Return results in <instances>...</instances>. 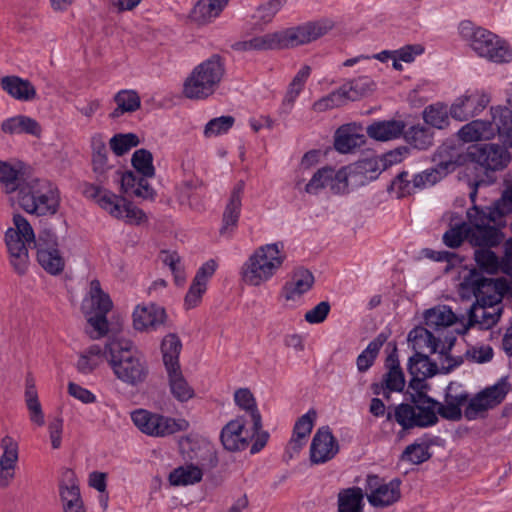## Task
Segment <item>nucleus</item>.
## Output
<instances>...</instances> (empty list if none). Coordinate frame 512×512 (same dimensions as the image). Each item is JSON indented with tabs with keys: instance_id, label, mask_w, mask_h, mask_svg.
I'll return each instance as SVG.
<instances>
[{
	"instance_id": "obj_34",
	"label": "nucleus",
	"mask_w": 512,
	"mask_h": 512,
	"mask_svg": "<svg viewBox=\"0 0 512 512\" xmlns=\"http://www.w3.org/2000/svg\"><path fill=\"white\" fill-rule=\"evenodd\" d=\"M1 130L6 134H29L40 137L42 128L33 118L25 115H17L4 120L1 124Z\"/></svg>"
},
{
	"instance_id": "obj_8",
	"label": "nucleus",
	"mask_w": 512,
	"mask_h": 512,
	"mask_svg": "<svg viewBox=\"0 0 512 512\" xmlns=\"http://www.w3.org/2000/svg\"><path fill=\"white\" fill-rule=\"evenodd\" d=\"M460 34L469 47L481 58L494 63H506L512 59L508 44L498 35L471 22H462Z\"/></svg>"
},
{
	"instance_id": "obj_42",
	"label": "nucleus",
	"mask_w": 512,
	"mask_h": 512,
	"mask_svg": "<svg viewBox=\"0 0 512 512\" xmlns=\"http://www.w3.org/2000/svg\"><path fill=\"white\" fill-rule=\"evenodd\" d=\"M170 392L179 402H187L195 396L194 389L185 379L181 368L166 370Z\"/></svg>"
},
{
	"instance_id": "obj_5",
	"label": "nucleus",
	"mask_w": 512,
	"mask_h": 512,
	"mask_svg": "<svg viewBox=\"0 0 512 512\" xmlns=\"http://www.w3.org/2000/svg\"><path fill=\"white\" fill-rule=\"evenodd\" d=\"M11 201L27 213L37 216L54 215L60 205L58 189L46 180L33 179L23 182Z\"/></svg>"
},
{
	"instance_id": "obj_2",
	"label": "nucleus",
	"mask_w": 512,
	"mask_h": 512,
	"mask_svg": "<svg viewBox=\"0 0 512 512\" xmlns=\"http://www.w3.org/2000/svg\"><path fill=\"white\" fill-rule=\"evenodd\" d=\"M512 212V185L507 187L502 197L492 206L481 208L473 205L467 211V219L473 227L468 230L470 241L479 246H498L504 240L499 229L504 226L503 218Z\"/></svg>"
},
{
	"instance_id": "obj_58",
	"label": "nucleus",
	"mask_w": 512,
	"mask_h": 512,
	"mask_svg": "<svg viewBox=\"0 0 512 512\" xmlns=\"http://www.w3.org/2000/svg\"><path fill=\"white\" fill-rule=\"evenodd\" d=\"M25 403L29 412L30 421L37 426L42 427L45 424V417L38 398L36 387H26Z\"/></svg>"
},
{
	"instance_id": "obj_23",
	"label": "nucleus",
	"mask_w": 512,
	"mask_h": 512,
	"mask_svg": "<svg viewBox=\"0 0 512 512\" xmlns=\"http://www.w3.org/2000/svg\"><path fill=\"white\" fill-rule=\"evenodd\" d=\"M314 277L312 273L306 269H297L292 274L281 290V296L286 302V306H294L298 304L303 295L307 293L313 286Z\"/></svg>"
},
{
	"instance_id": "obj_35",
	"label": "nucleus",
	"mask_w": 512,
	"mask_h": 512,
	"mask_svg": "<svg viewBox=\"0 0 512 512\" xmlns=\"http://www.w3.org/2000/svg\"><path fill=\"white\" fill-rule=\"evenodd\" d=\"M405 126L401 120L378 121L367 127V134L378 141H389L399 138L404 133Z\"/></svg>"
},
{
	"instance_id": "obj_64",
	"label": "nucleus",
	"mask_w": 512,
	"mask_h": 512,
	"mask_svg": "<svg viewBox=\"0 0 512 512\" xmlns=\"http://www.w3.org/2000/svg\"><path fill=\"white\" fill-rule=\"evenodd\" d=\"M346 104V101L340 91L336 89L330 94L320 98L314 102L312 108L316 112H324L333 108H337Z\"/></svg>"
},
{
	"instance_id": "obj_28",
	"label": "nucleus",
	"mask_w": 512,
	"mask_h": 512,
	"mask_svg": "<svg viewBox=\"0 0 512 512\" xmlns=\"http://www.w3.org/2000/svg\"><path fill=\"white\" fill-rule=\"evenodd\" d=\"M387 373L384 375L381 385H374V393L380 394V390H388V392H400L405 386V377L400 368L396 353H391L386 359Z\"/></svg>"
},
{
	"instance_id": "obj_63",
	"label": "nucleus",
	"mask_w": 512,
	"mask_h": 512,
	"mask_svg": "<svg viewBox=\"0 0 512 512\" xmlns=\"http://www.w3.org/2000/svg\"><path fill=\"white\" fill-rule=\"evenodd\" d=\"M311 74V67L308 65L302 66V68L297 72L294 76L293 80L289 85V89L287 91L286 99L287 101L293 103L297 96L303 90L307 79Z\"/></svg>"
},
{
	"instance_id": "obj_19",
	"label": "nucleus",
	"mask_w": 512,
	"mask_h": 512,
	"mask_svg": "<svg viewBox=\"0 0 512 512\" xmlns=\"http://www.w3.org/2000/svg\"><path fill=\"white\" fill-rule=\"evenodd\" d=\"M347 176V188L366 185L379 177L385 170V164L381 163L379 157H372L359 160L347 167H343Z\"/></svg>"
},
{
	"instance_id": "obj_60",
	"label": "nucleus",
	"mask_w": 512,
	"mask_h": 512,
	"mask_svg": "<svg viewBox=\"0 0 512 512\" xmlns=\"http://www.w3.org/2000/svg\"><path fill=\"white\" fill-rule=\"evenodd\" d=\"M111 150L118 156H122L127 153L133 147H136L139 144V138L136 134L126 133V134H116L114 135L110 141Z\"/></svg>"
},
{
	"instance_id": "obj_36",
	"label": "nucleus",
	"mask_w": 512,
	"mask_h": 512,
	"mask_svg": "<svg viewBox=\"0 0 512 512\" xmlns=\"http://www.w3.org/2000/svg\"><path fill=\"white\" fill-rule=\"evenodd\" d=\"M456 167L453 161L440 162L436 167L426 169L413 177L412 184L414 188L424 189L433 186L445 177Z\"/></svg>"
},
{
	"instance_id": "obj_4",
	"label": "nucleus",
	"mask_w": 512,
	"mask_h": 512,
	"mask_svg": "<svg viewBox=\"0 0 512 512\" xmlns=\"http://www.w3.org/2000/svg\"><path fill=\"white\" fill-rule=\"evenodd\" d=\"M286 253L282 242L257 247L242 264V281L251 287H260L270 281L282 268Z\"/></svg>"
},
{
	"instance_id": "obj_43",
	"label": "nucleus",
	"mask_w": 512,
	"mask_h": 512,
	"mask_svg": "<svg viewBox=\"0 0 512 512\" xmlns=\"http://www.w3.org/2000/svg\"><path fill=\"white\" fill-rule=\"evenodd\" d=\"M288 0H268L260 4L253 14L255 31H262L267 25L272 23L275 16L287 4Z\"/></svg>"
},
{
	"instance_id": "obj_61",
	"label": "nucleus",
	"mask_w": 512,
	"mask_h": 512,
	"mask_svg": "<svg viewBox=\"0 0 512 512\" xmlns=\"http://www.w3.org/2000/svg\"><path fill=\"white\" fill-rule=\"evenodd\" d=\"M431 457L429 447L425 443L408 445L402 453L401 459L412 464H421Z\"/></svg>"
},
{
	"instance_id": "obj_14",
	"label": "nucleus",
	"mask_w": 512,
	"mask_h": 512,
	"mask_svg": "<svg viewBox=\"0 0 512 512\" xmlns=\"http://www.w3.org/2000/svg\"><path fill=\"white\" fill-rule=\"evenodd\" d=\"M510 390V384L506 379H500L496 384L479 392L469 402L464 411L468 420L477 419L482 413L498 406Z\"/></svg>"
},
{
	"instance_id": "obj_10",
	"label": "nucleus",
	"mask_w": 512,
	"mask_h": 512,
	"mask_svg": "<svg viewBox=\"0 0 512 512\" xmlns=\"http://www.w3.org/2000/svg\"><path fill=\"white\" fill-rule=\"evenodd\" d=\"M505 291L501 280L484 277L480 272L471 270L459 284L458 292L463 299L475 298V303L486 305L500 304Z\"/></svg>"
},
{
	"instance_id": "obj_22",
	"label": "nucleus",
	"mask_w": 512,
	"mask_h": 512,
	"mask_svg": "<svg viewBox=\"0 0 512 512\" xmlns=\"http://www.w3.org/2000/svg\"><path fill=\"white\" fill-rule=\"evenodd\" d=\"M468 397V392L461 384L451 382L446 388L444 403L438 402V414L447 420H460L462 406L467 403Z\"/></svg>"
},
{
	"instance_id": "obj_16",
	"label": "nucleus",
	"mask_w": 512,
	"mask_h": 512,
	"mask_svg": "<svg viewBox=\"0 0 512 512\" xmlns=\"http://www.w3.org/2000/svg\"><path fill=\"white\" fill-rule=\"evenodd\" d=\"M255 432L257 430H254V424L248 427L246 416L237 417L223 427L221 441L229 451L245 450L254 438Z\"/></svg>"
},
{
	"instance_id": "obj_52",
	"label": "nucleus",
	"mask_w": 512,
	"mask_h": 512,
	"mask_svg": "<svg viewBox=\"0 0 512 512\" xmlns=\"http://www.w3.org/2000/svg\"><path fill=\"white\" fill-rule=\"evenodd\" d=\"M182 349V343L176 334H168L164 337L161 344L163 362L165 369L179 368V354Z\"/></svg>"
},
{
	"instance_id": "obj_37",
	"label": "nucleus",
	"mask_w": 512,
	"mask_h": 512,
	"mask_svg": "<svg viewBox=\"0 0 512 512\" xmlns=\"http://www.w3.org/2000/svg\"><path fill=\"white\" fill-rule=\"evenodd\" d=\"M425 324L433 332H440L453 325L457 317L450 307L439 305L425 312Z\"/></svg>"
},
{
	"instance_id": "obj_24",
	"label": "nucleus",
	"mask_w": 512,
	"mask_h": 512,
	"mask_svg": "<svg viewBox=\"0 0 512 512\" xmlns=\"http://www.w3.org/2000/svg\"><path fill=\"white\" fill-rule=\"evenodd\" d=\"M166 320L165 309L154 303L137 305L133 311V326L138 331L156 330L164 325Z\"/></svg>"
},
{
	"instance_id": "obj_26",
	"label": "nucleus",
	"mask_w": 512,
	"mask_h": 512,
	"mask_svg": "<svg viewBox=\"0 0 512 512\" xmlns=\"http://www.w3.org/2000/svg\"><path fill=\"white\" fill-rule=\"evenodd\" d=\"M244 186V182L239 181L230 193L222 216L221 235L230 236L237 227L242 207Z\"/></svg>"
},
{
	"instance_id": "obj_33",
	"label": "nucleus",
	"mask_w": 512,
	"mask_h": 512,
	"mask_svg": "<svg viewBox=\"0 0 512 512\" xmlns=\"http://www.w3.org/2000/svg\"><path fill=\"white\" fill-rule=\"evenodd\" d=\"M105 359L108 361L106 345L104 348H101L98 344H93L79 353L76 369L81 374H90L96 370Z\"/></svg>"
},
{
	"instance_id": "obj_25",
	"label": "nucleus",
	"mask_w": 512,
	"mask_h": 512,
	"mask_svg": "<svg viewBox=\"0 0 512 512\" xmlns=\"http://www.w3.org/2000/svg\"><path fill=\"white\" fill-rule=\"evenodd\" d=\"M3 453L0 456V488H6L15 477L19 452L18 443L10 436H5L0 444Z\"/></svg>"
},
{
	"instance_id": "obj_7",
	"label": "nucleus",
	"mask_w": 512,
	"mask_h": 512,
	"mask_svg": "<svg viewBox=\"0 0 512 512\" xmlns=\"http://www.w3.org/2000/svg\"><path fill=\"white\" fill-rule=\"evenodd\" d=\"M132 165L141 176L132 171L121 173L116 170L113 173L114 181H120L122 192L129 196L153 200L156 192L146 179L155 175L152 153L146 149L136 150L132 156Z\"/></svg>"
},
{
	"instance_id": "obj_55",
	"label": "nucleus",
	"mask_w": 512,
	"mask_h": 512,
	"mask_svg": "<svg viewBox=\"0 0 512 512\" xmlns=\"http://www.w3.org/2000/svg\"><path fill=\"white\" fill-rule=\"evenodd\" d=\"M404 135L408 143L420 150H425L433 144V130L425 125H414Z\"/></svg>"
},
{
	"instance_id": "obj_18",
	"label": "nucleus",
	"mask_w": 512,
	"mask_h": 512,
	"mask_svg": "<svg viewBox=\"0 0 512 512\" xmlns=\"http://www.w3.org/2000/svg\"><path fill=\"white\" fill-rule=\"evenodd\" d=\"M490 97L484 91L468 90L455 99L450 107V115L458 121H466L480 114L489 104Z\"/></svg>"
},
{
	"instance_id": "obj_50",
	"label": "nucleus",
	"mask_w": 512,
	"mask_h": 512,
	"mask_svg": "<svg viewBox=\"0 0 512 512\" xmlns=\"http://www.w3.org/2000/svg\"><path fill=\"white\" fill-rule=\"evenodd\" d=\"M117 107L111 112V118H119L124 113H132L141 106V99L134 90H121L114 96Z\"/></svg>"
},
{
	"instance_id": "obj_31",
	"label": "nucleus",
	"mask_w": 512,
	"mask_h": 512,
	"mask_svg": "<svg viewBox=\"0 0 512 512\" xmlns=\"http://www.w3.org/2000/svg\"><path fill=\"white\" fill-rule=\"evenodd\" d=\"M500 314L501 308L498 304L474 303L469 309V324L489 329L498 322Z\"/></svg>"
},
{
	"instance_id": "obj_38",
	"label": "nucleus",
	"mask_w": 512,
	"mask_h": 512,
	"mask_svg": "<svg viewBox=\"0 0 512 512\" xmlns=\"http://www.w3.org/2000/svg\"><path fill=\"white\" fill-rule=\"evenodd\" d=\"M375 82L368 76L352 79L339 87L346 103L368 96L375 90Z\"/></svg>"
},
{
	"instance_id": "obj_27",
	"label": "nucleus",
	"mask_w": 512,
	"mask_h": 512,
	"mask_svg": "<svg viewBox=\"0 0 512 512\" xmlns=\"http://www.w3.org/2000/svg\"><path fill=\"white\" fill-rule=\"evenodd\" d=\"M408 341L411 343L415 354H433L438 351L444 342L440 336H435L429 328L416 327L408 334Z\"/></svg>"
},
{
	"instance_id": "obj_41",
	"label": "nucleus",
	"mask_w": 512,
	"mask_h": 512,
	"mask_svg": "<svg viewBox=\"0 0 512 512\" xmlns=\"http://www.w3.org/2000/svg\"><path fill=\"white\" fill-rule=\"evenodd\" d=\"M1 86L10 96L21 101L35 98L36 90L28 81L17 76H6L1 79Z\"/></svg>"
},
{
	"instance_id": "obj_13",
	"label": "nucleus",
	"mask_w": 512,
	"mask_h": 512,
	"mask_svg": "<svg viewBox=\"0 0 512 512\" xmlns=\"http://www.w3.org/2000/svg\"><path fill=\"white\" fill-rule=\"evenodd\" d=\"M333 27L332 20L322 19L280 30L282 47L283 49L294 48L311 43L326 35Z\"/></svg>"
},
{
	"instance_id": "obj_15",
	"label": "nucleus",
	"mask_w": 512,
	"mask_h": 512,
	"mask_svg": "<svg viewBox=\"0 0 512 512\" xmlns=\"http://www.w3.org/2000/svg\"><path fill=\"white\" fill-rule=\"evenodd\" d=\"M400 485L401 481L399 479L384 482L377 475H368L365 495L371 506L385 508L393 505L401 498Z\"/></svg>"
},
{
	"instance_id": "obj_53",
	"label": "nucleus",
	"mask_w": 512,
	"mask_h": 512,
	"mask_svg": "<svg viewBox=\"0 0 512 512\" xmlns=\"http://www.w3.org/2000/svg\"><path fill=\"white\" fill-rule=\"evenodd\" d=\"M202 476V470L198 466L184 465L170 473L169 481L173 486H186L201 481Z\"/></svg>"
},
{
	"instance_id": "obj_57",
	"label": "nucleus",
	"mask_w": 512,
	"mask_h": 512,
	"mask_svg": "<svg viewBox=\"0 0 512 512\" xmlns=\"http://www.w3.org/2000/svg\"><path fill=\"white\" fill-rule=\"evenodd\" d=\"M387 336L383 333L379 334L373 341H371L366 349L358 356L357 358V368L360 372H364L368 370L377 354L379 353L381 347L386 342Z\"/></svg>"
},
{
	"instance_id": "obj_56",
	"label": "nucleus",
	"mask_w": 512,
	"mask_h": 512,
	"mask_svg": "<svg viewBox=\"0 0 512 512\" xmlns=\"http://www.w3.org/2000/svg\"><path fill=\"white\" fill-rule=\"evenodd\" d=\"M87 326L85 333L92 340H98L107 336L109 332V323L107 313H85Z\"/></svg>"
},
{
	"instance_id": "obj_39",
	"label": "nucleus",
	"mask_w": 512,
	"mask_h": 512,
	"mask_svg": "<svg viewBox=\"0 0 512 512\" xmlns=\"http://www.w3.org/2000/svg\"><path fill=\"white\" fill-rule=\"evenodd\" d=\"M234 402L250 418L254 430L262 427V417L257 407L256 399L249 388H239L234 392Z\"/></svg>"
},
{
	"instance_id": "obj_47",
	"label": "nucleus",
	"mask_w": 512,
	"mask_h": 512,
	"mask_svg": "<svg viewBox=\"0 0 512 512\" xmlns=\"http://www.w3.org/2000/svg\"><path fill=\"white\" fill-rule=\"evenodd\" d=\"M429 354H414L408 362V371L415 380L430 378L438 373V365L432 362Z\"/></svg>"
},
{
	"instance_id": "obj_30",
	"label": "nucleus",
	"mask_w": 512,
	"mask_h": 512,
	"mask_svg": "<svg viewBox=\"0 0 512 512\" xmlns=\"http://www.w3.org/2000/svg\"><path fill=\"white\" fill-rule=\"evenodd\" d=\"M496 135V129L490 121L473 120L460 128L458 138L465 142L490 140Z\"/></svg>"
},
{
	"instance_id": "obj_29",
	"label": "nucleus",
	"mask_w": 512,
	"mask_h": 512,
	"mask_svg": "<svg viewBox=\"0 0 512 512\" xmlns=\"http://www.w3.org/2000/svg\"><path fill=\"white\" fill-rule=\"evenodd\" d=\"M113 307L112 300L105 293L97 279L90 282L88 296L84 299V313H108Z\"/></svg>"
},
{
	"instance_id": "obj_3",
	"label": "nucleus",
	"mask_w": 512,
	"mask_h": 512,
	"mask_svg": "<svg viewBox=\"0 0 512 512\" xmlns=\"http://www.w3.org/2000/svg\"><path fill=\"white\" fill-rule=\"evenodd\" d=\"M106 352L108 363L117 379L131 386L146 380L149 372L147 363L130 340L110 338L106 342Z\"/></svg>"
},
{
	"instance_id": "obj_20",
	"label": "nucleus",
	"mask_w": 512,
	"mask_h": 512,
	"mask_svg": "<svg viewBox=\"0 0 512 512\" xmlns=\"http://www.w3.org/2000/svg\"><path fill=\"white\" fill-rule=\"evenodd\" d=\"M470 159L489 170H500L510 161L507 149L498 144L474 145L469 149Z\"/></svg>"
},
{
	"instance_id": "obj_17",
	"label": "nucleus",
	"mask_w": 512,
	"mask_h": 512,
	"mask_svg": "<svg viewBox=\"0 0 512 512\" xmlns=\"http://www.w3.org/2000/svg\"><path fill=\"white\" fill-rule=\"evenodd\" d=\"M326 187L335 194H343L347 191V176L343 168L335 170L326 166L318 169L305 184L304 190L308 194L316 195Z\"/></svg>"
},
{
	"instance_id": "obj_12",
	"label": "nucleus",
	"mask_w": 512,
	"mask_h": 512,
	"mask_svg": "<svg viewBox=\"0 0 512 512\" xmlns=\"http://www.w3.org/2000/svg\"><path fill=\"white\" fill-rule=\"evenodd\" d=\"M131 420L139 431L151 437H167L189 427L185 419H174L146 409L133 411Z\"/></svg>"
},
{
	"instance_id": "obj_49",
	"label": "nucleus",
	"mask_w": 512,
	"mask_h": 512,
	"mask_svg": "<svg viewBox=\"0 0 512 512\" xmlns=\"http://www.w3.org/2000/svg\"><path fill=\"white\" fill-rule=\"evenodd\" d=\"M492 121L496 134L498 133L505 140V143L512 146V111L506 107L491 108Z\"/></svg>"
},
{
	"instance_id": "obj_54",
	"label": "nucleus",
	"mask_w": 512,
	"mask_h": 512,
	"mask_svg": "<svg viewBox=\"0 0 512 512\" xmlns=\"http://www.w3.org/2000/svg\"><path fill=\"white\" fill-rule=\"evenodd\" d=\"M456 337L453 334L446 335L444 337V342L441 344V348L438 349L440 362L438 365V373L447 374L452 371L455 367L462 364V357H453L448 351L452 348Z\"/></svg>"
},
{
	"instance_id": "obj_32",
	"label": "nucleus",
	"mask_w": 512,
	"mask_h": 512,
	"mask_svg": "<svg viewBox=\"0 0 512 512\" xmlns=\"http://www.w3.org/2000/svg\"><path fill=\"white\" fill-rule=\"evenodd\" d=\"M229 0H198L194 5L190 18L199 25H205L217 18Z\"/></svg>"
},
{
	"instance_id": "obj_48",
	"label": "nucleus",
	"mask_w": 512,
	"mask_h": 512,
	"mask_svg": "<svg viewBox=\"0 0 512 512\" xmlns=\"http://www.w3.org/2000/svg\"><path fill=\"white\" fill-rule=\"evenodd\" d=\"M364 492L359 487L342 489L338 493V512H363Z\"/></svg>"
},
{
	"instance_id": "obj_1",
	"label": "nucleus",
	"mask_w": 512,
	"mask_h": 512,
	"mask_svg": "<svg viewBox=\"0 0 512 512\" xmlns=\"http://www.w3.org/2000/svg\"><path fill=\"white\" fill-rule=\"evenodd\" d=\"M91 148L93 170L98 175L97 184L85 183L82 189L83 195L94 200L111 217L122 220L126 224L140 225L146 222L147 217L142 209L103 187L107 179L106 173L111 170V167L107 164V148L102 135L92 136Z\"/></svg>"
},
{
	"instance_id": "obj_9",
	"label": "nucleus",
	"mask_w": 512,
	"mask_h": 512,
	"mask_svg": "<svg viewBox=\"0 0 512 512\" xmlns=\"http://www.w3.org/2000/svg\"><path fill=\"white\" fill-rule=\"evenodd\" d=\"M14 228L6 231L5 240L10 254V262L16 273L24 275L28 269V246L33 244L35 233L25 217L15 214Z\"/></svg>"
},
{
	"instance_id": "obj_21",
	"label": "nucleus",
	"mask_w": 512,
	"mask_h": 512,
	"mask_svg": "<svg viewBox=\"0 0 512 512\" xmlns=\"http://www.w3.org/2000/svg\"><path fill=\"white\" fill-rule=\"evenodd\" d=\"M339 452V444L328 427H321L315 433L310 446V460L313 464H323L333 459Z\"/></svg>"
},
{
	"instance_id": "obj_40",
	"label": "nucleus",
	"mask_w": 512,
	"mask_h": 512,
	"mask_svg": "<svg viewBox=\"0 0 512 512\" xmlns=\"http://www.w3.org/2000/svg\"><path fill=\"white\" fill-rule=\"evenodd\" d=\"M59 493L63 508L83 502L77 477L71 469L63 471L62 479L59 483Z\"/></svg>"
},
{
	"instance_id": "obj_44",
	"label": "nucleus",
	"mask_w": 512,
	"mask_h": 512,
	"mask_svg": "<svg viewBox=\"0 0 512 512\" xmlns=\"http://www.w3.org/2000/svg\"><path fill=\"white\" fill-rule=\"evenodd\" d=\"M510 241H512V239H510ZM508 242L509 240L506 241L505 248L507 247ZM472 245L475 246L474 244ZM476 246L479 248L476 249L474 252V259L481 269L485 270L490 274H495L499 270H501L504 273V262L506 259V252L504 253L503 258L499 260L498 256L493 251L487 249L490 248L491 246Z\"/></svg>"
},
{
	"instance_id": "obj_51",
	"label": "nucleus",
	"mask_w": 512,
	"mask_h": 512,
	"mask_svg": "<svg viewBox=\"0 0 512 512\" xmlns=\"http://www.w3.org/2000/svg\"><path fill=\"white\" fill-rule=\"evenodd\" d=\"M37 260L40 266L52 275L60 274L65 266L58 247L37 250Z\"/></svg>"
},
{
	"instance_id": "obj_62",
	"label": "nucleus",
	"mask_w": 512,
	"mask_h": 512,
	"mask_svg": "<svg viewBox=\"0 0 512 512\" xmlns=\"http://www.w3.org/2000/svg\"><path fill=\"white\" fill-rule=\"evenodd\" d=\"M235 122L232 116H221L211 119L204 128V136L206 138L215 137L227 133Z\"/></svg>"
},
{
	"instance_id": "obj_45",
	"label": "nucleus",
	"mask_w": 512,
	"mask_h": 512,
	"mask_svg": "<svg viewBox=\"0 0 512 512\" xmlns=\"http://www.w3.org/2000/svg\"><path fill=\"white\" fill-rule=\"evenodd\" d=\"M315 419L316 412L314 410H310L297 420L294 426L293 436L288 446L290 450L298 452L303 447L305 439L312 431Z\"/></svg>"
},
{
	"instance_id": "obj_46",
	"label": "nucleus",
	"mask_w": 512,
	"mask_h": 512,
	"mask_svg": "<svg viewBox=\"0 0 512 512\" xmlns=\"http://www.w3.org/2000/svg\"><path fill=\"white\" fill-rule=\"evenodd\" d=\"M364 143V135L356 133L350 126H342L335 133L334 147L340 153L352 152Z\"/></svg>"
},
{
	"instance_id": "obj_6",
	"label": "nucleus",
	"mask_w": 512,
	"mask_h": 512,
	"mask_svg": "<svg viewBox=\"0 0 512 512\" xmlns=\"http://www.w3.org/2000/svg\"><path fill=\"white\" fill-rule=\"evenodd\" d=\"M224 59L214 54L195 66L183 84V94L192 100H203L215 93L225 76Z\"/></svg>"
},
{
	"instance_id": "obj_11",
	"label": "nucleus",
	"mask_w": 512,
	"mask_h": 512,
	"mask_svg": "<svg viewBox=\"0 0 512 512\" xmlns=\"http://www.w3.org/2000/svg\"><path fill=\"white\" fill-rule=\"evenodd\" d=\"M415 405L402 403L395 408L394 418L403 429L428 427L438 421V401L419 395Z\"/></svg>"
},
{
	"instance_id": "obj_59",
	"label": "nucleus",
	"mask_w": 512,
	"mask_h": 512,
	"mask_svg": "<svg viewBox=\"0 0 512 512\" xmlns=\"http://www.w3.org/2000/svg\"><path fill=\"white\" fill-rule=\"evenodd\" d=\"M0 182L3 184L5 192L8 194H17L22 185L19 178V171L10 164L0 161Z\"/></svg>"
}]
</instances>
